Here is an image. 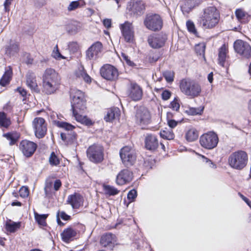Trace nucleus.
Wrapping results in <instances>:
<instances>
[{
  "mask_svg": "<svg viewBox=\"0 0 251 251\" xmlns=\"http://www.w3.org/2000/svg\"><path fill=\"white\" fill-rule=\"evenodd\" d=\"M122 35L126 42H131L134 38V27L132 24L129 22L126 21L124 24L120 25Z\"/></svg>",
  "mask_w": 251,
  "mask_h": 251,
  "instance_id": "obj_14",
  "label": "nucleus"
},
{
  "mask_svg": "<svg viewBox=\"0 0 251 251\" xmlns=\"http://www.w3.org/2000/svg\"><path fill=\"white\" fill-rule=\"evenodd\" d=\"M11 124L10 120L3 112H0V127L7 128Z\"/></svg>",
  "mask_w": 251,
  "mask_h": 251,
  "instance_id": "obj_35",
  "label": "nucleus"
},
{
  "mask_svg": "<svg viewBox=\"0 0 251 251\" xmlns=\"http://www.w3.org/2000/svg\"><path fill=\"white\" fill-rule=\"evenodd\" d=\"M89 159L94 163H99L103 160V148L98 144H94L90 146L86 151Z\"/></svg>",
  "mask_w": 251,
  "mask_h": 251,
  "instance_id": "obj_7",
  "label": "nucleus"
},
{
  "mask_svg": "<svg viewBox=\"0 0 251 251\" xmlns=\"http://www.w3.org/2000/svg\"><path fill=\"white\" fill-rule=\"evenodd\" d=\"M67 202L73 208H78L82 203V197L80 195L75 194L68 197Z\"/></svg>",
  "mask_w": 251,
  "mask_h": 251,
  "instance_id": "obj_26",
  "label": "nucleus"
},
{
  "mask_svg": "<svg viewBox=\"0 0 251 251\" xmlns=\"http://www.w3.org/2000/svg\"><path fill=\"white\" fill-rule=\"evenodd\" d=\"M227 49L225 45H223L219 50V62L222 66H224L225 62L226 57Z\"/></svg>",
  "mask_w": 251,
  "mask_h": 251,
  "instance_id": "obj_32",
  "label": "nucleus"
},
{
  "mask_svg": "<svg viewBox=\"0 0 251 251\" xmlns=\"http://www.w3.org/2000/svg\"><path fill=\"white\" fill-rule=\"evenodd\" d=\"M235 51L243 57L249 58L251 56V47L247 42L238 40L234 43Z\"/></svg>",
  "mask_w": 251,
  "mask_h": 251,
  "instance_id": "obj_10",
  "label": "nucleus"
},
{
  "mask_svg": "<svg viewBox=\"0 0 251 251\" xmlns=\"http://www.w3.org/2000/svg\"><path fill=\"white\" fill-rule=\"evenodd\" d=\"M100 73L103 78L111 81L115 80L119 75L117 69L110 64L103 65L100 68Z\"/></svg>",
  "mask_w": 251,
  "mask_h": 251,
  "instance_id": "obj_11",
  "label": "nucleus"
},
{
  "mask_svg": "<svg viewBox=\"0 0 251 251\" xmlns=\"http://www.w3.org/2000/svg\"><path fill=\"white\" fill-rule=\"evenodd\" d=\"M164 76L167 82H172L174 80V75L171 72H166L164 74Z\"/></svg>",
  "mask_w": 251,
  "mask_h": 251,
  "instance_id": "obj_56",
  "label": "nucleus"
},
{
  "mask_svg": "<svg viewBox=\"0 0 251 251\" xmlns=\"http://www.w3.org/2000/svg\"><path fill=\"white\" fill-rule=\"evenodd\" d=\"M103 46L101 42H96L93 44L86 50V58L90 60H95L100 57L102 51Z\"/></svg>",
  "mask_w": 251,
  "mask_h": 251,
  "instance_id": "obj_12",
  "label": "nucleus"
},
{
  "mask_svg": "<svg viewBox=\"0 0 251 251\" xmlns=\"http://www.w3.org/2000/svg\"><path fill=\"white\" fill-rule=\"evenodd\" d=\"M146 27L151 31L161 30L163 26V21L160 15L157 14H148L144 20Z\"/></svg>",
  "mask_w": 251,
  "mask_h": 251,
  "instance_id": "obj_5",
  "label": "nucleus"
},
{
  "mask_svg": "<svg viewBox=\"0 0 251 251\" xmlns=\"http://www.w3.org/2000/svg\"><path fill=\"white\" fill-rule=\"evenodd\" d=\"M61 84V77L59 74L51 68L47 69L42 76V91L47 95L54 94Z\"/></svg>",
  "mask_w": 251,
  "mask_h": 251,
  "instance_id": "obj_1",
  "label": "nucleus"
},
{
  "mask_svg": "<svg viewBox=\"0 0 251 251\" xmlns=\"http://www.w3.org/2000/svg\"><path fill=\"white\" fill-rule=\"evenodd\" d=\"M26 84L32 91L39 93L40 92L35 74L31 71H28L26 75Z\"/></svg>",
  "mask_w": 251,
  "mask_h": 251,
  "instance_id": "obj_20",
  "label": "nucleus"
},
{
  "mask_svg": "<svg viewBox=\"0 0 251 251\" xmlns=\"http://www.w3.org/2000/svg\"><path fill=\"white\" fill-rule=\"evenodd\" d=\"M146 148L150 151H154L157 149L159 143L156 136L152 134H147L145 140Z\"/></svg>",
  "mask_w": 251,
  "mask_h": 251,
  "instance_id": "obj_21",
  "label": "nucleus"
},
{
  "mask_svg": "<svg viewBox=\"0 0 251 251\" xmlns=\"http://www.w3.org/2000/svg\"><path fill=\"white\" fill-rule=\"evenodd\" d=\"M160 135L162 138L169 140H173L175 138V134L172 129L171 130H166L161 131Z\"/></svg>",
  "mask_w": 251,
  "mask_h": 251,
  "instance_id": "obj_43",
  "label": "nucleus"
},
{
  "mask_svg": "<svg viewBox=\"0 0 251 251\" xmlns=\"http://www.w3.org/2000/svg\"><path fill=\"white\" fill-rule=\"evenodd\" d=\"M72 100L76 101V100H85L84 93L80 90L71 89L70 92Z\"/></svg>",
  "mask_w": 251,
  "mask_h": 251,
  "instance_id": "obj_34",
  "label": "nucleus"
},
{
  "mask_svg": "<svg viewBox=\"0 0 251 251\" xmlns=\"http://www.w3.org/2000/svg\"><path fill=\"white\" fill-rule=\"evenodd\" d=\"M172 114L170 112H168L167 114V123L168 126L171 128H174L177 125V122L176 121L174 120L170 119V118L172 117Z\"/></svg>",
  "mask_w": 251,
  "mask_h": 251,
  "instance_id": "obj_51",
  "label": "nucleus"
},
{
  "mask_svg": "<svg viewBox=\"0 0 251 251\" xmlns=\"http://www.w3.org/2000/svg\"><path fill=\"white\" fill-rule=\"evenodd\" d=\"M220 14L214 6H210L203 10V14L200 17V24L204 28H211L216 26L219 22Z\"/></svg>",
  "mask_w": 251,
  "mask_h": 251,
  "instance_id": "obj_2",
  "label": "nucleus"
},
{
  "mask_svg": "<svg viewBox=\"0 0 251 251\" xmlns=\"http://www.w3.org/2000/svg\"><path fill=\"white\" fill-rule=\"evenodd\" d=\"M58 126L68 131L72 130L73 129L75 128V126H74L66 122H61L58 123Z\"/></svg>",
  "mask_w": 251,
  "mask_h": 251,
  "instance_id": "obj_53",
  "label": "nucleus"
},
{
  "mask_svg": "<svg viewBox=\"0 0 251 251\" xmlns=\"http://www.w3.org/2000/svg\"><path fill=\"white\" fill-rule=\"evenodd\" d=\"M137 197V192L135 190L132 189L130 190L127 194V199L129 200V202H131L134 201V199Z\"/></svg>",
  "mask_w": 251,
  "mask_h": 251,
  "instance_id": "obj_55",
  "label": "nucleus"
},
{
  "mask_svg": "<svg viewBox=\"0 0 251 251\" xmlns=\"http://www.w3.org/2000/svg\"><path fill=\"white\" fill-rule=\"evenodd\" d=\"M19 148L24 155L28 157L34 153L37 148V145L33 142L23 140L20 144Z\"/></svg>",
  "mask_w": 251,
  "mask_h": 251,
  "instance_id": "obj_18",
  "label": "nucleus"
},
{
  "mask_svg": "<svg viewBox=\"0 0 251 251\" xmlns=\"http://www.w3.org/2000/svg\"><path fill=\"white\" fill-rule=\"evenodd\" d=\"M179 88L184 94L193 98L199 96L201 91V85L198 82L189 78L181 80Z\"/></svg>",
  "mask_w": 251,
  "mask_h": 251,
  "instance_id": "obj_3",
  "label": "nucleus"
},
{
  "mask_svg": "<svg viewBox=\"0 0 251 251\" xmlns=\"http://www.w3.org/2000/svg\"><path fill=\"white\" fill-rule=\"evenodd\" d=\"M60 136L62 140L67 144H72L76 140V134L74 132H71L70 134H67L65 133H61Z\"/></svg>",
  "mask_w": 251,
  "mask_h": 251,
  "instance_id": "obj_33",
  "label": "nucleus"
},
{
  "mask_svg": "<svg viewBox=\"0 0 251 251\" xmlns=\"http://www.w3.org/2000/svg\"><path fill=\"white\" fill-rule=\"evenodd\" d=\"M103 191L106 195L114 196L119 193V191L114 187L104 184L103 185Z\"/></svg>",
  "mask_w": 251,
  "mask_h": 251,
  "instance_id": "obj_36",
  "label": "nucleus"
},
{
  "mask_svg": "<svg viewBox=\"0 0 251 251\" xmlns=\"http://www.w3.org/2000/svg\"><path fill=\"white\" fill-rule=\"evenodd\" d=\"M166 39L165 35L153 33L148 36V42L152 48L159 49L164 45Z\"/></svg>",
  "mask_w": 251,
  "mask_h": 251,
  "instance_id": "obj_13",
  "label": "nucleus"
},
{
  "mask_svg": "<svg viewBox=\"0 0 251 251\" xmlns=\"http://www.w3.org/2000/svg\"><path fill=\"white\" fill-rule=\"evenodd\" d=\"M120 115V109L117 107H113L108 110L106 115L104 117V120L106 122H110L118 118Z\"/></svg>",
  "mask_w": 251,
  "mask_h": 251,
  "instance_id": "obj_27",
  "label": "nucleus"
},
{
  "mask_svg": "<svg viewBox=\"0 0 251 251\" xmlns=\"http://www.w3.org/2000/svg\"><path fill=\"white\" fill-rule=\"evenodd\" d=\"M248 160L247 153L242 151L232 153L228 157L230 166L236 170H242L247 165Z\"/></svg>",
  "mask_w": 251,
  "mask_h": 251,
  "instance_id": "obj_4",
  "label": "nucleus"
},
{
  "mask_svg": "<svg viewBox=\"0 0 251 251\" xmlns=\"http://www.w3.org/2000/svg\"><path fill=\"white\" fill-rule=\"evenodd\" d=\"M62 183L59 179H56L53 183V189L57 191L61 186Z\"/></svg>",
  "mask_w": 251,
  "mask_h": 251,
  "instance_id": "obj_61",
  "label": "nucleus"
},
{
  "mask_svg": "<svg viewBox=\"0 0 251 251\" xmlns=\"http://www.w3.org/2000/svg\"><path fill=\"white\" fill-rule=\"evenodd\" d=\"M205 45L204 43H200L195 46V50L197 54L204 55Z\"/></svg>",
  "mask_w": 251,
  "mask_h": 251,
  "instance_id": "obj_47",
  "label": "nucleus"
},
{
  "mask_svg": "<svg viewBox=\"0 0 251 251\" xmlns=\"http://www.w3.org/2000/svg\"><path fill=\"white\" fill-rule=\"evenodd\" d=\"M240 196L242 200L244 201H245L248 204V205L251 208V201L247 198H246L243 195L240 194Z\"/></svg>",
  "mask_w": 251,
  "mask_h": 251,
  "instance_id": "obj_64",
  "label": "nucleus"
},
{
  "mask_svg": "<svg viewBox=\"0 0 251 251\" xmlns=\"http://www.w3.org/2000/svg\"><path fill=\"white\" fill-rule=\"evenodd\" d=\"M219 142L217 134L213 131H209L203 134L200 138V143L204 148L212 150L215 148Z\"/></svg>",
  "mask_w": 251,
  "mask_h": 251,
  "instance_id": "obj_6",
  "label": "nucleus"
},
{
  "mask_svg": "<svg viewBox=\"0 0 251 251\" xmlns=\"http://www.w3.org/2000/svg\"><path fill=\"white\" fill-rule=\"evenodd\" d=\"M80 24L76 22H74L70 24L67 28L68 32L72 34L76 33L80 29Z\"/></svg>",
  "mask_w": 251,
  "mask_h": 251,
  "instance_id": "obj_38",
  "label": "nucleus"
},
{
  "mask_svg": "<svg viewBox=\"0 0 251 251\" xmlns=\"http://www.w3.org/2000/svg\"><path fill=\"white\" fill-rule=\"evenodd\" d=\"M202 0H187L181 6L182 12L188 13L192 8L200 4Z\"/></svg>",
  "mask_w": 251,
  "mask_h": 251,
  "instance_id": "obj_25",
  "label": "nucleus"
},
{
  "mask_svg": "<svg viewBox=\"0 0 251 251\" xmlns=\"http://www.w3.org/2000/svg\"><path fill=\"white\" fill-rule=\"evenodd\" d=\"M186 26L189 32L197 35L198 32L195 27V25L191 21H188L186 22Z\"/></svg>",
  "mask_w": 251,
  "mask_h": 251,
  "instance_id": "obj_48",
  "label": "nucleus"
},
{
  "mask_svg": "<svg viewBox=\"0 0 251 251\" xmlns=\"http://www.w3.org/2000/svg\"><path fill=\"white\" fill-rule=\"evenodd\" d=\"M111 22L112 21L110 19H105L102 21L103 25L107 29L111 27Z\"/></svg>",
  "mask_w": 251,
  "mask_h": 251,
  "instance_id": "obj_60",
  "label": "nucleus"
},
{
  "mask_svg": "<svg viewBox=\"0 0 251 251\" xmlns=\"http://www.w3.org/2000/svg\"><path fill=\"white\" fill-rule=\"evenodd\" d=\"M199 137L198 131L194 128L189 129L185 134V138L188 142L196 141Z\"/></svg>",
  "mask_w": 251,
  "mask_h": 251,
  "instance_id": "obj_31",
  "label": "nucleus"
},
{
  "mask_svg": "<svg viewBox=\"0 0 251 251\" xmlns=\"http://www.w3.org/2000/svg\"><path fill=\"white\" fill-rule=\"evenodd\" d=\"M72 109L73 111H84L86 109L85 100H76L75 101L73 100L71 101Z\"/></svg>",
  "mask_w": 251,
  "mask_h": 251,
  "instance_id": "obj_29",
  "label": "nucleus"
},
{
  "mask_svg": "<svg viewBox=\"0 0 251 251\" xmlns=\"http://www.w3.org/2000/svg\"><path fill=\"white\" fill-rule=\"evenodd\" d=\"M136 122L140 125H148L150 123L151 114L148 110L144 107H140L136 111Z\"/></svg>",
  "mask_w": 251,
  "mask_h": 251,
  "instance_id": "obj_16",
  "label": "nucleus"
},
{
  "mask_svg": "<svg viewBox=\"0 0 251 251\" xmlns=\"http://www.w3.org/2000/svg\"><path fill=\"white\" fill-rule=\"evenodd\" d=\"M11 0H6L4 3V9L6 11H9V8H8L9 6L11 4Z\"/></svg>",
  "mask_w": 251,
  "mask_h": 251,
  "instance_id": "obj_63",
  "label": "nucleus"
},
{
  "mask_svg": "<svg viewBox=\"0 0 251 251\" xmlns=\"http://www.w3.org/2000/svg\"><path fill=\"white\" fill-rule=\"evenodd\" d=\"M12 71L9 67L7 69L1 78L0 79V85L4 86L9 83L10 79L12 77Z\"/></svg>",
  "mask_w": 251,
  "mask_h": 251,
  "instance_id": "obj_30",
  "label": "nucleus"
},
{
  "mask_svg": "<svg viewBox=\"0 0 251 251\" xmlns=\"http://www.w3.org/2000/svg\"><path fill=\"white\" fill-rule=\"evenodd\" d=\"M75 74L77 77L82 78L86 82H91L90 77L85 73L83 68L79 69L78 71H76Z\"/></svg>",
  "mask_w": 251,
  "mask_h": 251,
  "instance_id": "obj_45",
  "label": "nucleus"
},
{
  "mask_svg": "<svg viewBox=\"0 0 251 251\" xmlns=\"http://www.w3.org/2000/svg\"><path fill=\"white\" fill-rule=\"evenodd\" d=\"M60 215V217L64 220H70L71 218V217L69 215H68L65 212L62 211L60 213H58V215Z\"/></svg>",
  "mask_w": 251,
  "mask_h": 251,
  "instance_id": "obj_62",
  "label": "nucleus"
},
{
  "mask_svg": "<svg viewBox=\"0 0 251 251\" xmlns=\"http://www.w3.org/2000/svg\"><path fill=\"white\" fill-rule=\"evenodd\" d=\"M34 216L36 221L38 224L42 226L46 225V219L48 217L46 214H39L37 212H34Z\"/></svg>",
  "mask_w": 251,
  "mask_h": 251,
  "instance_id": "obj_42",
  "label": "nucleus"
},
{
  "mask_svg": "<svg viewBox=\"0 0 251 251\" xmlns=\"http://www.w3.org/2000/svg\"><path fill=\"white\" fill-rule=\"evenodd\" d=\"M203 107H200L198 108L188 107L185 110V113L189 115H201L203 111Z\"/></svg>",
  "mask_w": 251,
  "mask_h": 251,
  "instance_id": "obj_39",
  "label": "nucleus"
},
{
  "mask_svg": "<svg viewBox=\"0 0 251 251\" xmlns=\"http://www.w3.org/2000/svg\"><path fill=\"white\" fill-rule=\"evenodd\" d=\"M179 101L178 98H175L170 103L171 108L174 110L178 111L180 107Z\"/></svg>",
  "mask_w": 251,
  "mask_h": 251,
  "instance_id": "obj_52",
  "label": "nucleus"
},
{
  "mask_svg": "<svg viewBox=\"0 0 251 251\" xmlns=\"http://www.w3.org/2000/svg\"><path fill=\"white\" fill-rule=\"evenodd\" d=\"M35 136L38 138H43L47 132L45 120L41 117L35 118L33 121Z\"/></svg>",
  "mask_w": 251,
  "mask_h": 251,
  "instance_id": "obj_15",
  "label": "nucleus"
},
{
  "mask_svg": "<svg viewBox=\"0 0 251 251\" xmlns=\"http://www.w3.org/2000/svg\"><path fill=\"white\" fill-rule=\"evenodd\" d=\"M52 56L53 58L58 60L65 58V57L60 53L58 46L57 45L54 48L52 52Z\"/></svg>",
  "mask_w": 251,
  "mask_h": 251,
  "instance_id": "obj_50",
  "label": "nucleus"
},
{
  "mask_svg": "<svg viewBox=\"0 0 251 251\" xmlns=\"http://www.w3.org/2000/svg\"><path fill=\"white\" fill-rule=\"evenodd\" d=\"M85 2L82 0H78L71 2L68 5L67 9L69 11H73L84 5Z\"/></svg>",
  "mask_w": 251,
  "mask_h": 251,
  "instance_id": "obj_40",
  "label": "nucleus"
},
{
  "mask_svg": "<svg viewBox=\"0 0 251 251\" xmlns=\"http://www.w3.org/2000/svg\"><path fill=\"white\" fill-rule=\"evenodd\" d=\"M20 196L23 198L27 197L29 195L28 189L26 186H22L19 190Z\"/></svg>",
  "mask_w": 251,
  "mask_h": 251,
  "instance_id": "obj_54",
  "label": "nucleus"
},
{
  "mask_svg": "<svg viewBox=\"0 0 251 251\" xmlns=\"http://www.w3.org/2000/svg\"><path fill=\"white\" fill-rule=\"evenodd\" d=\"M53 183L52 181L47 180L46 182V185L44 188V190L46 195H47L48 193L51 191V188Z\"/></svg>",
  "mask_w": 251,
  "mask_h": 251,
  "instance_id": "obj_57",
  "label": "nucleus"
},
{
  "mask_svg": "<svg viewBox=\"0 0 251 251\" xmlns=\"http://www.w3.org/2000/svg\"><path fill=\"white\" fill-rule=\"evenodd\" d=\"M120 155L123 163L126 166L132 165L136 157L134 150L128 146L124 147L121 150Z\"/></svg>",
  "mask_w": 251,
  "mask_h": 251,
  "instance_id": "obj_9",
  "label": "nucleus"
},
{
  "mask_svg": "<svg viewBox=\"0 0 251 251\" xmlns=\"http://www.w3.org/2000/svg\"><path fill=\"white\" fill-rule=\"evenodd\" d=\"M171 95V93L168 90L163 91L162 94V98L164 100H167L170 99Z\"/></svg>",
  "mask_w": 251,
  "mask_h": 251,
  "instance_id": "obj_58",
  "label": "nucleus"
},
{
  "mask_svg": "<svg viewBox=\"0 0 251 251\" xmlns=\"http://www.w3.org/2000/svg\"><path fill=\"white\" fill-rule=\"evenodd\" d=\"M79 111L73 112L74 116L77 122L87 126H91L94 124V123L87 117L79 114L78 113Z\"/></svg>",
  "mask_w": 251,
  "mask_h": 251,
  "instance_id": "obj_28",
  "label": "nucleus"
},
{
  "mask_svg": "<svg viewBox=\"0 0 251 251\" xmlns=\"http://www.w3.org/2000/svg\"><path fill=\"white\" fill-rule=\"evenodd\" d=\"M4 136L10 141L9 144L10 145L15 144L19 137V135L17 133H8L4 134Z\"/></svg>",
  "mask_w": 251,
  "mask_h": 251,
  "instance_id": "obj_41",
  "label": "nucleus"
},
{
  "mask_svg": "<svg viewBox=\"0 0 251 251\" xmlns=\"http://www.w3.org/2000/svg\"><path fill=\"white\" fill-rule=\"evenodd\" d=\"M79 46L76 42H71L68 44V49L72 53H75L78 51Z\"/></svg>",
  "mask_w": 251,
  "mask_h": 251,
  "instance_id": "obj_49",
  "label": "nucleus"
},
{
  "mask_svg": "<svg viewBox=\"0 0 251 251\" xmlns=\"http://www.w3.org/2000/svg\"><path fill=\"white\" fill-rule=\"evenodd\" d=\"M21 222H15L11 220H7L4 224V227L7 233H14L21 227Z\"/></svg>",
  "mask_w": 251,
  "mask_h": 251,
  "instance_id": "obj_24",
  "label": "nucleus"
},
{
  "mask_svg": "<svg viewBox=\"0 0 251 251\" xmlns=\"http://www.w3.org/2000/svg\"><path fill=\"white\" fill-rule=\"evenodd\" d=\"M127 11L131 16L138 17L145 11V5L142 0H130L127 5Z\"/></svg>",
  "mask_w": 251,
  "mask_h": 251,
  "instance_id": "obj_8",
  "label": "nucleus"
},
{
  "mask_svg": "<svg viewBox=\"0 0 251 251\" xmlns=\"http://www.w3.org/2000/svg\"><path fill=\"white\" fill-rule=\"evenodd\" d=\"M19 51V45L17 43L11 44L9 46L6 48V53L9 55H13Z\"/></svg>",
  "mask_w": 251,
  "mask_h": 251,
  "instance_id": "obj_37",
  "label": "nucleus"
},
{
  "mask_svg": "<svg viewBox=\"0 0 251 251\" xmlns=\"http://www.w3.org/2000/svg\"><path fill=\"white\" fill-rule=\"evenodd\" d=\"M126 94L132 100L138 101L141 99L143 92L141 88L135 83H131L129 86Z\"/></svg>",
  "mask_w": 251,
  "mask_h": 251,
  "instance_id": "obj_17",
  "label": "nucleus"
},
{
  "mask_svg": "<svg viewBox=\"0 0 251 251\" xmlns=\"http://www.w3.org/2000/svg\"><path fill=\"white\" fill-rule=\"evenodd\" d=\"M49 163L51 166H57L60 163V161L54 152H52L49 157Z\"/></svg>",
  "mask_w": 251,
  "mask_h": 251,
  "instance_id": "obj_46",
  "label": "nucleus"
},
{
  "mask_svg": "<svg viewBox=\"0 0 251 251\" xmlns=\"http://www.w3.org/2000/svg\"><path fill=\"white\" fill-rule=\"evenodd\" d=\"M133 174L127 169L121 171L117 176L116 182L120 185L128 183L132 180Z\"/></svg>",
  "mask_w": 251,
  "mask_h": 251,
  "instance_id": "obj_19",
  "label": "nucleus"
},
{
  "mask_svg": "<svg viewBox=\"0 0 251 251\" xmlns=\"http://www.w3.org/2000/svg\"><path fill=\"white\" fill-rule=\"evenodd\" d=\"M115 236L110 233L102 235L100 239L101 245L104 247H108L112 249L114 245Z\"/></svg>",
  "mask_w": 251,
  "mask_h": 251,
  "instance_id": "obj_22",
  "label": "nucleus"
},
{
  "mask_svg": "<svg viewBox=\"0 0 251 251\" xmlns=\"http://www.w3.org/2000/svg\"><path fill=\"white\" fill-rule=\"evenodd\" d=\"M76 231L72 227H68L64 230L61 236L63 241L69 243L76 235Z\"/></svg>",
  "mask_w": 251,
  "mask_h": 251,
  "instance_id": "obj_23",
  "label": "nucleus"
},
{
  "mask_svg": "<svg viewBox=\"0 0 251 251\" xmlns=\"http://www.w3.org/2000/svg\"><path fill=\"white\" fill-rule=\"evenodd\" d=\"M237 19L241 23H245L247 21V15L241 9H237L235 11Z\"/></svg>",
  "mask_w": 251,
  "mask_h": 251,
  "instance_id": "obj_44",
  "label": "nucleus"
},
{
  "mask_svg": "<svg viewBox=\"0 0 251 251\" xmlns=\"http://www.w3.org/2000/svg\"><path fill=\"white\" fill-rule=\"evenodd\" d=\"M122 56L127 65H128L130 66H133L134 65V63L130 60L128 56L126 55V54L122 53Z\"/></svg>",
  "mask_w": 251,
  "mask_h": 251,
  "instance_id": "obj_59",
  "label": "nucleus"
}]
</instances>
